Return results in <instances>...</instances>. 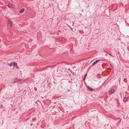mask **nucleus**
<instances>
[{
  "instance_id": "obj_1",
  "label": "nucleus",
  "mask_w": 129,
  "mask_h": 129,
  "mask_svg": "<svg viewBox=\"0 0 129 129\" xmlns=\"http://www.w3.org/2000/svg\"><path fill=\"white\" fill-rule=\"evenodd\" d=\"M16 63H17L16 62H13L10 64H8V65H9L10 67H11V66H14L16 64Z\"/></svg>"
},
{
  "instance_id": "obj_2",
  "label": "nucleus",
  "mask_w": 129,
  "mask_h": 129,
  "mask_svg": "<svg viewBox=\"0 0 129 129\" xmlns=\"http://www.w3.org/2000/svg\"><path fill=\"white\" fill-rule=\"evenodd\" d=\"M114 89H110L109 90V93L110 94H111L113 93L114 92Z\"/></svg>"
},
{
  "instance_id": "obj_3",
  "label": "nucleus",
  "mask_w": 129,
  "mask_h": 129,
  "mask_svg": "<svg viewBox=\"0 0 129 129\" xmlns=\"http://www.w3.org/2000/svg\"><path fill=\"white\" fill-rule=\"evenodd\" d=\"M100 60L99 59L96 60L92 64V66H94L95 64L96 63L100 61Z\"/></svg>"
},
{
  "instance_id": "obj_4",
  "label": "nucleus",
  "mask_w": 129,
  "mask_h": 129,
  "mask_svg": "<svg viewBox=\"0 0 129 129\" xmlns=\"http://www.w3.org/2000/svg\"><path fill=\"white\" fill-rule=\"evenodd\" d=\"M21 79H18V78H16L14 80V81L15 82H16L17 81H21Z\"/></svg>"
},
{
  "instance_id": "obj_5",
  "label": "nucleus",
  "mask_w": 129,
  "mask_h": 129,
  "mask_svg": "<svg viewBox=\"0 0 129 129\" xmlns=\"http://www.w3.org/2000/svg\"><path fill=\"white\" fill-rule=\"evenodd\" d=\"M87 88L90 91H92L93 90V89L92 88H90L89 86H87Z\"/></svg>"
},
{
  "instance_id": "obj_6",
  "label": "nucleus",
  "mask_w": 129,
  "mask_h": 129,
  "mask_svg": "<svg viewBox=\"0 0 129 129\" xmlns=\"http://www.w3.org/2000/svg\"><path fill=\"white\" fill-rule=\"evenodd\" d=\"M8 6L9 8H12L13 7V5L11 4H8Z\"/></svg>"
},
{
  "instance_id": "obj_7",
  "label": "nucleus",
  "mask_w": 129,
  "mask_h": 129,
  "mask_svg": "<svg viewBox=\"0 0 129 129\" xmlns=\"http://www.w3.org/2000/svg\"><path fill=\"white\" fill-rule=\"evenodd\" d=\"M24 9L23 8H22V9H21V10H20L19 11V13H23L24 11Z\"/></svg>"
},
{
  "instance_id": "obj_8",
  "label": "nucleus",
  "mask_w": 129,
  "mask_h": 129,
  "mask_svg": "<svg viewBox=\"0 0 129 129\" xmlns=\"http://www.w3.org/2000/svg\"><path fill=\"white\" fill-rule=\"evenodd\" d=\"M8 23L10 25V27H11L12 25V22L10 21H9L8 22Z\"/></svg>"
},
{
  "instance_id": "obj_9",
  "label": "nucleus",
  "mask_w": 129,
  "mask_h": 129,
  "mask_svg": "<svg viewBox=\"0 0 129 129\" xmlns=\"http://www.w3.org/2000/svg\"><path fill=\"white\" fill-rule=\"evenodd\" d=\"M128 100V98H127L125 97L123 99V101L124 102H125Z\"/></svg>"
},
{
  "instance_id": "obj_10",
  "label": "nucleus",
  "mask_w": 129,
  "mask_h": 129,
  "mask_svg": "<svg viewBox=\"0 0 129 129\" xmlns=\"http://www.w3.org/2000/svg\"><path fill=\"white\" fill-rule=\"evenodd\" d=\"M15 67L17 69H19V67L18 66L17 63H16V64L15 65Z\"/></svg>"
},
{
  "instance_id": "obj_11",
  "label": "nucleus",
  "mask_w": 129,
  "mask_h": 129,
  "mask_svg": "<svg viewBox=\"0 0 129 129\" xmlns=\"http://www.w3.org/2000/svg\"><path fill=\"white\" fill-rule=\"evenodd\" d=\"M87 74L86 73L85 75L84 76V77H86V76H87Z\"/></svg>"
},
{
  "instance_id": "obj_12",
  "label": "nucleus",
  "mask_w": 129,
  "mask_h": 129,
  "mask_svg": "<svg viewBox=\"0 0 129 129\" xmlns=\"http://www.w3.org/2000/svg\"><path fill=\"white\" fill-rule=\"evenodd\" d=\"M86 78V77H84V80H85Z\"/></svg>"
},
{
  "instance_id": "obj_13",
  "label": "nucleus",
  "mask_w": 129,
  "mask_h": 129,
  "mask_svg": "<svg viewBox=\"0 0 129 129\" xmlns=\"http://www.w3.org/2000/svg\"><path fill=\"white\" fill-rule=\"evenodd\" d=\"M100 75V74H98V76H99Z\"/></svg>"
},
{
  "instance_id": "obj_14",
  "label": "nucleus",
  "mask_w": 129,
  "mask_h": 129,
  "mask_svg": "<svg viewBox=\"0 0 129 129\" xmlns=\"http://www.w3.org/2000/svg\"><path fill=\"white\" fill-rule=\"evenodd\" d=\"M71 30H73V28H71Z\"/></svg>"
},
{
  "instance_id": "obj_15",
  "label": "nucleus",
  "mask_w": 129,
  "mask_h": 129,
  "mask_svg": "<svg viewBox=\"0 0 129 129\" xmlns=\"http://www.w3.org/2000/svg\"><path fill=\"white\" fill-rule=\"evenodd\" d=\"M120 81V79H119V81Z\"/></svg>"
}]
</instances>
